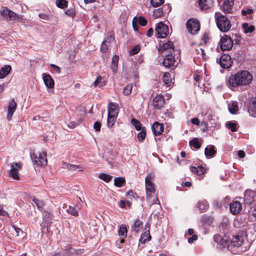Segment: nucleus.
I'll return each mask as SVG.
<instances>
[{"label":"nucleus","instance_id":"35","mask_svg":"<svg viewBox=\"0 0 256 256\" xmlns=\"http://www.w3.org/2000/svg\"><path fill=\"white\" fill-rule=\"evenodd\" d=\"M190 145L194 147L196 149H198L200 148L201 144L199 142L198 138H194L190 141Z\"/></svg>","mask_w":256,"mask_h":256},{"label":"nucleus","instance_id":"46","mask_svg":"<svg viewBox=\"0 0 256 256\" xmlns=\"http://www.w3.org/2000/svg\"><path fill=\"white\" fill-rule=\"evenodd\" d=\"M66 211L69 214L72 216H76L78 214V210H76L74 208H73L71 206H70L68 207Z\"/></svg>","mask_w":256,"mask_h":256},{"label":"nucleus","instance_id":"37","mask_svg":"<svg viewBox=\"0 0 256 256\" xmlns=\"http://www.w3.org/2000/svg\"><path fill=\"white\" fill-rule=\"evenodd\" d=\"M118 234L120 236L126 237L127 236V230L126 226L122 224L118 230Z\"/></svg>","mask_w":256,"mask_h":256},{"label":"nucleus","instance_id":"29","mask_svg":"<svg viewBox=\"0 0 256 256\" xmlns=\"http://www.w3.org/2000/svg\"><path fill=\"white\" fill-rule=\"evenodd\" d=\"M150 238L151 236L150 234V232L149 230H147L142 234L140 242L142 244H144L146 241L150 240Z\"/></svg>","mask_w":256,"mask_h":256},{"label":"nucleus","instance_id":"39","mask_svg":"<svg viewBox=\"0 0 256 256\" xmlns=\"http://www.w3.org/2000/svg\"><path fill=\"white\" fill-rule=\"evenodd\" d=\"M98 178L104 181L108 182L110 181L112 177L107 174L102 173L99 174Z\"/></svg>","mask_w":256,"mask_h":256},{"label":"nucleus","instance_id":"17","mask_svg":"<svg viewBox=\"0 0 256 256\" xmlns=\"http://www.w3.org/2000/svg\"><path fill=\"white\" fill-rule=\"evenodd\" d=\"M168 50V54L174 53V44L172 42L168 41L167 42L162 44L158 49L159 52H162Z\"/></svg>","mask_w":256,"mask_h":256},{"label":"nucleus","instance_id":"52","mask_svg":"<svg viewBox=\"0 0 256 256\" xmlns=\"http://www.w3.org/2000/svg\"><path fill=\"white\" fill-rule=\"evenodd\" d=\"M138 22V18L134 17L132 20V26L134 28V30L135 31H137L138 30V26L137 24Z\"/></svg>","mask_w":256,"mask_h":256},{"label":"nucleus","instance_id":"12","mask_svg":"<svg viewBox=\"0 0 256 256\" xmlns=\"http://www.w3.org/2000/svg\"><path fill=\"white\" fill-rule=\"evenodd\" d=\"M174 53L168 54L164 58L162 64L166 68H170L175 66L176 61L174 58Z\"/></svg>","mask_w":256,"mask_h":256},{"label":"nucleus","instance_id":"1","mask_svg":"<svg viewBox=\"0 0 256 256\" xmlns=\"http://www.w3.org/2000/svg\"><path fill=\"white\" fill-rule=\"evenodd\" d=\"M252 80V76L246 70L240 71L229 78L228 83L232 87L249 84Z\"/></svg>","mask_w":256,"mask_h":256},{"label":"nucleus","instance_id":"45","mask_svg":"<svg viewBox=\"0 0 256 256\" xmlns=\"http://www.w3.org/2000/svg\"><path fill=\"white\" fill-rule=\"evenodd\" d=\"M146 134V131L144 128H142V130L138 134V138L140 142H143V140H144Z\"/></svg>","mask_w":256,"mask_h":256},{"label":"nucleus","instance_id":"40","mask_svg":"<svg viewBox=\"0 0 256 256\" xmlns=\"http://www.w3.org/2000/svg\"><path fill=\"white\" fill-rule=\"evenodd\" d=\"M56 4L57 6L61 8L67 6L68 2L66 0H56Z\"/></svg>","mask_w":256,"mask_h":256},{"label":"nucleus","instance_id":"21","mask_svg":"<svg viewBox=\"0 0 256 256\" xmlns=\"http://www.w3.org/2000/svg\"><path fill=\"white\" fill-rule=\"evenodd\" d=\"M153 133L155 136L160 135L164 131V125L158 122H154L152 127Z\"/></svg>","mask_w":256,"mask_h":256},{"label":"nucleus","instance_id":"13","mask_svg":"<svg viewBox=\"0 0 256 256\" xmlns=\"http://www.w3.org/2000/svg\"><path fill=\"white\" fill-rule=\"evenodd\" d=\"M214 240L218 244L230 248V240L227 236L218 234L214 236Z\"/></svg>","mask_w":256,"mask_h":256},{"label":"nucleus","instance_id":"7","mask_svg":"<svg viewBox=\"0 0 256 256\" xmlns=\"http://www.w3.org/2000/svg\"><path fill=\"white\" fill-rule=\"evenodd\" d=\"M0 16L4 18L9 20H14L19 18L18 15L6 7L2 8L0 10Z\"/></svg>","mask_w":256,"mask_h":256},{"label":"nucleus","instance_id":"33","mask_svg":"<svg viewBox=\"0 0 256 256\" xmlns=\"http://www.w3.org/2000/svg\"><path fill=\"white\" fill-rule=\"evenodd\" d=\"M242 28L245 33L252 32L254 30V26L250 25L248 23L242 24Z\"/></svg>","mask_w":256,"mask_h":256},{"label":"nucleus","instance_id":"31","mask_svg":"<svg viewBox=\"0 0 256 256\" xmlns=\"http://www.w3.org/2000/svg\"><path fill=\"white\" fill-rule=\"evenodd\" d=\"M163 81L167 86H170L172 82L169 73L165 72L162 76Z\"/></svg>","mask_w":256,"mask_h":256},{"label":"nucleus","instance_id":"9","mask_svg":"<svg viewBox=\"0 0 256 256\" xmlns=\"http://www.w3.org/2000/svg\"><path fill=\"white\" fill-rule=\"evenodd\" d=\"M220 44L222 50H228L232 48L233 46V42L230 37L226 35L222 37L220 41Z\"/></svg>","mask_w":256,"mask_h":256},{"label":"nucleus","instance_id":"14","mask_svg":"<svg viewBox=\"0 0 256 256\" xmlns=\"http://www.w3.org/2000/svg\"><path fill=\"white\" fill-rule=\"evenodd\" d=\"M244 200L246 204H250L256 200V192L246 190L244 192Z\"/></svg>","mask_w":256,"mask_h":256},{"label":"nucleus","instance_id":"27","mask_svg":"<svg viewBox=\"0 0 256 256\" xmlns=\"http://www.w3.org/2000/svg\"><path fill=\"white\" fill-rule=\"evenodd\" d=\"M142 222L139 219L136 220L132 226V230L136 233L139 232L142 229Z\"/></svg>","mask_w":256,"mask_h":256},{"label":"nucleus","instance_id":"49","mask_svg":"<svg viewBox=\"0 0 256 256\" xmlns=\"http://www.w3.org/2000/svg\"><path fill=\"white\" fill-rule=\"evenodd\" d=\"M162 3V0H151L150 4L154 7H158Z\"/></svg>","mask_w":256,"mask_h":256},{"label":"nucleus","instance_id":"22","mask_svg":"<svg viewBox=\"0 0 256 256\" xmlns=\"http://www.w3.org/2000/svg\"><path fill=\"white\" fill-rule=\"evenodd\" d=\"M114 40V36H110L103 41L100 48L102 52L106 53L108 52V47L110 46V42Z\"/></svg>","mask_w":256,"mask_h":256},{"label":"nucleus","instance_id":"4","mask_svg":"<svg viewBox=\"0 0 256 256\" xmlns=\"http://www.w3.org/2000/svg\"><path fill=\"white\" fill-rule=\"evenodd\" d=\"M34 164L38 166H44L47 164L46 153L42 152L38 154H34L32 156Z\"/></svg>","mask_w":256,"mask_h":256},{"label":"nucleus","instance_id":"10","mask_svg":"<svg viewBox=\"0 0 256 256\" xmlns=\"http://www.w3.org/2000/svg\"><path fill=\"white\" fill-rule=\"evenodd\" d=\"M216 61L224 68H229L232 63L231 57L228 54H226L222 55L220 58H217Z\"/></svg>","mask_w":256,"mask_h":256},{"label":"nucleus","instance_id":"54","mask_svg":"<svg viewBox=\"0 0 256 256\" xmlns=\"http://www.w3.org/2000/svg\"><path fill=\"white\" fill-rule=\"evenodd\" d=\"M39 17L43 20L48 21L49 20L50 18L48 15L46 14H40Z\"/></svg>","mask_w":256,"mask_h":256},{"label":"nucleus","instance_id":"56","mask_svg":"<svg viewBox=\"0 0 256 256\" xmlns=\"http://www.w3.org/2000/svg\"><path fill=\"white\" fill-rule=\"evenodd\" d=\"M72 252H73L71 248L70 247H68L66 251L62 254V256H66L67 254H68V256H70L72 253Z\"/></svg>","mask_w":256,"mask_h":256},{"label":"nucleus","instance_id":"41","mask_svg":"<svg viewBox=\"0 0 256 256\" xmlns=\"http://www.w3.org/2000/svg\"><path fill=\"white\" fill-rule=\"evenodd\" d=\"M132 124L135 127L136 129L137 130H141L142 124L138 120L134 118H132Z\"/></svg>","mask_w":256,"mask_h":256},{"label":"nucleus","instance_id":"48","mask_svg":"<svg viewBox=\"0 0 256 256\" xmlns=\"http://www.w3.org/2000/svg\"><path fill=\"white\" fill-rule=\"evenodd\" d=\"M226 126L228 128L230 129L232 132H236V123L230 122L228 124H227Z\"/></svg>","mask_w":256,"mask_h":256},{"label":"nucleus","instance_id":"32","mask_svg":"<svg viewBox=\"0 0 256 256\" xmlns=\"http://www.w3.org/2000/svg\"><path fill=\"white\" fill-rule=\"evenodd\" d=\"M248 112L251 116H256V98L254 100L252 104L250 105Z\"/></svg>","mask_w":256,"mask_h":256},{"label":"nucleus","instance_id":"62","mask_svg":"<svg viewBox=\"0 0 256 256\" xmlns=\"http://www.w3.org/2000/svg\"><path fill=\"white\" fill-rule=\"evenodd\" d=\"M253 12V10L252 9H248V10H242V14L243 16H246L248 14H251Z\"/></svg>","mask_w":256,"mask_h":256},{"label":"nucleus","instance_id":"47","mask_svg":"<svg viewBox=\"0 0 256 256\" xmlns=\"http://www.w3.org/2000/svg\"><path fill=\"white\" fill-rule=\"evenodd\" d=\"M140 48L139 45L134 46L130 52V55L132 56L138 54L140 50Z\"/></svg>","mask_w":256,"mask_h":256},{"label":"nucleus","instance_id":"2","mask_svg":"<svg viewBox=\"0 0 256 256\" xmlns=\"http://www.w3.org/2000/svg\"><path fill=\"white\" fill-rule=\"evenodd\" d=\"M215 18L217 26L219 30L222 32H228L231 28V23L228 18L220 12L215 13Z\"/></svg>","mask_w":256,"mask_h":256},{"label":"nucleus","instance_id":"8","mask_svg":"<svg viewBox=\"0 0 256 256\" xmlns=\"http://www.w3.org/2000/svg\"><path fill=\"white\" fill-rule=\"evenodd\" d=\"M244 234H236V236H232V238L230 240L229 250H232V248L233 247L239 248L240 246L244 242Z\"/></svg>","mask_w":256,"mask_h":256},{"label":"nucleus","instance_id":"24","mask_svg":"<svg viewBox=\"0 0 256 256\" xmlns=\"http://www.w3.org/2000/svg\"><path fill=\"white\" fill-rule=\"evenodd\" d=\"M199 4L202 10H206L212 6L213 0H199Z\"/></svg>","mask_w":256,"mask_h":256},{"label":"nucleus","instance_id":"43","mask_svg":"<svg viewBox=\"0 0 256 256\" xmlns=\"http://www.w3.org/2000/svg\"><path fill=\"white\" fill-rule=\"evenodd\" d=\"M163 15V10L161 8H158L154 11L153 16L155 18H158Z\"/></svg>","mask_w":256,"mask_h":256},{"label":"nucleus","instance_id":"63","mask_svg":"<svg viewBox=\"0 0 256 256\" xmlns=\"http://www.w3.org/2000/svg\"><path fill=\"white\" fill-rule=\"evenodd\" d=\"M50 66L54 69L56 73L60 74L61 72L60 68L59 66L54 64H51Z\"/></svg>","mask_w":256,"mask_h":256},{"label":"nucleus","instance_id":"11","mask_svg":"<svg viewBox=\"0 0 256 256\" xmlns=\"http://www.w3.org/2000/svg\"><path fill=\"white\" fill-rule=\"evenodd\" d=\"M22 168L20 162H12L10 165V168L9 171V174L14 179L18 180V171Z\"/></svg>","mask_w":256,"mask_h":256},{"label":"nucleus","instance_id":"38","mask_svg":"<svg viewBox=\"0 0 256 256\" xmlns=\"http://www.w3.org/2000/svg\"><path fill=\"white\" fill-rule=\"evenodd\" d=\"M117 117L114 116H108L107 125L108 127L112 128L116 122Z\"/></svg>","mask_w":256,"mask_h":256},{"label":"nucleus","instance_id":"61","mask_svg":"<svg viewBox=\"0 0 256 256\" xmlns=\"http://www.w3.org/2000/svg\"><path fill=\"white\" fill-rule=\"evenodd\" d=\"M202 220L204 222L207 223L208 224H210L212 222V220L206 216H204L202 218Z\"/></svg>","mask_w":256,"mask_h":256},{"label":"nucleus","instance_id":"3","mask_svg":"<svg viewBox=\"0 0 256 256\" xmlns=\"http://www.w3.org/2000/svg\"><path fill=\"white\" fill-rule=\"evenodd\" d=\"M154 176L148 174L145 178V187L147 200H150L155 193L154 185L152 182Z\"/></svg>","mask_w":256,"mask_h":256},{"label":"nucleus","instance_id":"28","mask_svg":"<svg viewBox=\"0 0 256 256\" xmlns=\"http://www.w3.org/2000/svg\"><path fill=\"white\" fill-rule=\"evenodd\" d=\"M197 206L202 212H204L208 208V204L206 200H202L198 202Z\"/></svg>","mask_w":256,"mask_h":256},{"label":"nucleus","instance_id":"30","mask_svg":"<svg viewBox=\"0 0 256 256\" xmlns=\"http://www.w3.org/2000/svg\"><path fill=\"white\" fill-rule=\"evenodd\" d=\"M228 110L232 114H235L238 110V102H234L231 104L228 105Z\"/></svg>","mask_w":256,"mask_h":256},{"label":"nucleus","instance_id":"34","mask_svg":"<svg viewBox=\"0 0 256 256\" xmlns=\"http://www.w3.org/2000/svg\"><path fill=\"white\" fill-rule=\"evenodd\" d=\"M125 183V180L122 178H116L114 179V184L115 186L120 188Z\"/></svg>","mask_w":256,"mask_h":256},{"label":"nucleus","instance_id":"20","mask_svg":"<svg viewBox=\"0 0 256 256\" xmlns=\"http://www.w3.org/2000/svg\"><path fill=\"white\" fill-rule=\"evenodd\" d=\"M164 104V99L162 96L159 94L156 96L153 100V106L155 108H161Z\"/></svg>","mask_w":256,"mask_h":256},{"label":"nucleus","instance_id":"26","mask_svg":"<svg viewBox=\"0 0 256 256\" xmlns=\"http://www.w3.org/2000/svg\"><path fill=\"white\" fill-rule=\"evenodd\" d=\"M11 70V66L9 65H6L2 67L0 69V78H5L10 72Z\"/></svg>","mask_w":256,"mask_h":256},{"label":"nucleus","instance_id":"44","mask_svg":"<svg viewBox=\"0 0 256 256\" xmlns=\"http://www.w3.org/2000/svg\"><path fill=\"white\" fill-rule=\"evenodd\" d=\"M132 84H128L126 86L124 87L123 91V93L124 95L128 96L132 92Z\"/></svg>","mask_w":256,"mask_h":256},{"label":"nucleus","instance_id":"64","mask_svg":"<svg viewBox=\"0 0 256 256\" xmlns=\"http://www.w3.org/2000/svg\"><path fill=\"white\" fill-rule=\"evenodd\" d=\"M250 212L254 216H256V204L250 208Z\"/></svg>","mask_w":256,"mask_h":256},{"label":"nucleus","instance_id":"60","mask_svg":"<svg viewBox=\"0 0 256 256\" xmlns=\"http://www.w3.org/2000/svg\"><path fill=\"white\" fill-rule=\"evenodd\" d=\"M136 194L132 190H130L126 192L127 196H128L130 198H134L136 197Z\"/></svg>","mask_w":256,"mask_h":256},{"label":"nucleus","instance_id":"55","mask_svg":"<svg viewBox=\"0 0 256 256\" xmlns=\"http://www.w3.org/2000/svg\"><path fill=\"white\" fill-rule=\"evenodd\" d=\"M101 128V124L99 122H96L94 124V128L96 132H100Z\"/></svg>","mask_w":256,"mask_h":256},{"label":"nucleus","instance_id":"59","mask_svg":"<svg viewBox=\"0 0 256 256\" xmlns=\"http://www.w3.org/2000/svg\"><path fill=\"white\" fill-rule=\"evenodd\" d=\"M66 14L70 16H73L74 14V10L73 8L68 10L66 12Z\"/></svg>","mask_w":256,"mask_h":256},{"label":"nucleus","instance_id":"51","mask_svg":"<svg viewBox=\"0 0 256 256\" xmlns=\"http://www.w3.org/2000/svg\"><path fill=\"white\" fill-rule=\"evenodd\" d=\"M33 200L39 208H42L44 206V203L42 200L36 198H34Z\"/></svg>","mask_w":256,"mask_h":256},{"label":"nucleus","instance_id":"58","mask_svg":"<svg viewBox=\"0 0 256 256\" xmlns=\"http://www.w3.org/2000/svg\"><path fill=\"white\" fill-rule=\"evenodd\" d=\"M119 58L118 56L117 55H114L112 60V64H118V62Z\"/></svg>","mask_w":256,"mask_h":256},{"label":"nucleus","instance_id":"5","mask_svg":"<svg viewBox=\"0 0 256 256\" xmlns=\"http://www.w3.org/2000/svg\"><path fill=\"white\" fill-rule=\"evenodd\" d=\"M156 34L158 38H164L168 34V26L162 22L158 23L155 28Z\"/></svg>","mask_w":256,"mask_h":256},{"label":"nucleus","instance_id":"18","mask_svg":"<svg viewBox=\"0 0 256 256\" xmlns=\"http://www.w3.org/2000/svg\"><path fill=\"white\" fill-rule=\"evenodd\" d=\"M108 115L118 117V106L114 102H110L108 105Z\"/></svg>","mask_w":256,"mask_h":256},{"label":"nucleus","instance_id":"16","mask_svg":"<svg viewBox=\"0 0 256 256\" xmlns=\"http://www.w3.org/2000/svg\"><path fill=\"white\" fill-rule=\"evenodd\" d=\"M242 206L241 204L238 201H234L230 204V212L233 214H237L240 213L242 210Z\"/></svg>","mask_w":256,"mask_h":256},{"label":"nucleus","instance_id":"23","mask_svg":"<svg viewBox=\"0 0 256 256\" xmlns=\"http://www.w3.org/2000/svg\"><path fill=\"white\" fill-rule=\"evenodd\" d=\"M234 0H224L222 10L225 13H230L232 10Z\"/></svg>","mask_w":256,"mask_h":256},{"label":"nucleus","instance_id":"19","mask_svg":"<svg viewBox=\"0 0 256 256\" xmlns=\"http://www.w3.org/2000/svg\"><path fill=\"white\" fill-rule=\"evenodd\" d=\"M42 78L44 84L48 88H52L54 87V80L49 74L44 73L42 74Z\"/></svg>","mask_w":256,"mask_h":256},{"label":"nucleus","instance_id":"57","mask_svg":"<svg viewBox=\"0 0 256 256\" xmlns=\"http://www.w3.org/2000/svg\"><path fill=\"white\" fill-rule=\"evenodd\" d=\"M198 175L201 176L204 173L205 170L202 166L197 167Z\"/></svg>","mask_w":256,"mask_h":256},{"label":"nucleus","instance_id":"42","mask_svg":"<svg viewBox=\"0 0 256 256\" xmlns=\"http://www.w3.org/2000/svg\"><path fill=\"white\" fill-rule=\"evenodd\" d=\"M68 170L72 172H79L82 170V168L80 165L70 164Z\"/></svg>","mask_w":256,"mask_h":256},{"label":"nucleus","instance_id":"50","mask_svg":"<svg viewBox=\"0 0 256 256\" xmlns=\"http://www.w3.org/2000/svg\"><path fill=\"white\" fill-rule=\"evenodd\" d=\"M138 22L139 24L142 26H145L147 24V20L145 19L144 17L140 16L138 18Z\"/></svg>","mask_w":256,"mask_h":256},{"label":"nucleus","instance_id":"25","mask_svg":"<svg viewBox=\"0 0 256 256\" xmlns=\"http://www.w3.org/2000/svg\"><path fill=\"white\" fill-rule=\"evenodd\" d=\"M204 154L207 158H213L216 154V151L214 150V146H208L205 148Z\"/></svg>","mask_w":256,"mask_h":256},{"label":"nucleus","instance_id":"53","mask_svg":"<svg viewBox=\"0 0 256 256\" xmlns=\"http://www.w3.org/2000/svg\"><path fill=\"white\" fill-rule=\"evenodd\" d=\"M212 110L210 108L207 110V112H206L204 113V112H202V116H206V118H208V119L210 118V116L212 115Z\"/></svg>","mask_w":256,"mask_h":256},{"label":"nucleus","instance_id":"15","mask_svg":"<svg viewBox=\"0 0 256 256\" xmlns=\"http://www.w3.org/2000/svg\"><path fill=\"white\" fill-rule=\"evenodd\" d=\"M17 107V104L15 102L14 99H12L8 104V114H7V119L8 120H10L12 119V116L15 112Z\"/></svg>","mask_w":256,"mask_h":256},{"label":"nucleus","instance_id":"6","mask_svg":"<svg viewBox=\"0 0 256 256\" xmlns=\"http://www.w3.org/2000/svg\"><path fill=\"white\" fill-rule=\"evenodd\" d=\"M186 28L191 34H196L200 28V24L198 20L196 19H190L186 24Z\"/></svg>","mask_w":256,"mask_h":256},{"label":"nucleus","instance_id":"36","mask_svg":"<svg viewBox=\"0 0 256 256\" xmlns=\"http://www.w3.org/2000/svg\"><path fill=\"white\" fill-rule=\"evenodd\" d=\"M196 52L198 56L201 57L202 60H206V59L207 56L203 48H198L196 49Z\"/></svg>","mask_w":256,"mask_h":256}]
</instances>
